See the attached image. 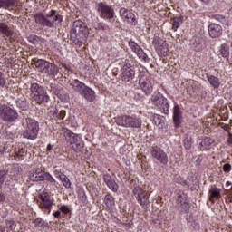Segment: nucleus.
<instances>
[{
    "label": "nucleus",
    "instance_id": "obj_1",
    "mask_svg": "<svg viewBox=\"0 0 232 232\" xmlns=\"http://www.w3.org/2000/svg\"><path fill=\"white\" fill-rule=\"evenodd\" d=\"M88 35H90V31L86 23L82 20H76L72 23L70 37L73 44L81 48L84 44V42L88 40Z\"/></svg>",
    "mask_w": 232,
    "mask_h": 232
},
{
    "label": "nucleus",
    "instance_id": "obj_2",
    "mask_svg": "<svg viewBox=\"0 0 232 232\" xmlns=\"http://www.w3.org/2000/svg\"><path fill=\"white\" fill-rule=\"evenodd\" d=\"M29 99L34 101L38 104H48L50 102V95L44 87L39 85L37 82L31 83L29 88Z\"/></svg>",
    "mask_w": 232,
    "mask_h": 232
},
{
    "label": "nucleus",
    "instance_id": "obj_3",
    "mask_svg": "<svg viewBox=\"0 0 232 232\" xmlns=\"http://www.w3.org/2000/svg\"><path fill=\"white\" fill-rule=\"evenodd\" d=\"M23 126L24 128L23 133L24 139H30L31 140L37 139V135L39 134V121L33 118H26Z\"/></svg>",
    "mask_w": 232,
    "mask_h": 232
},
{
    "label": "nucleus",
    "instance_id": "obj_4",
    "mask_svg": "<svg viewBox=\"0 0 232 232\" xmlns=\"http://www.w3.org/2000/svg\"><path fill=\"white\" fill-rule=\"evenodd\" d=\"M115 122L118 126H123V128H140L142 126V120L137 115L118 116Z\"/></svg>",
    "mask_w": 232,
    "mask_h": 232
},
{
    "label": "nucleus",
    "instance_id": "obj_5",
    "mask_svg": "<svg viewBox=\"0 0 232 232\" xmlns=\"http://www.w3.org/2000/svg\"><path fill=\"white\" fill-rule=\"evenodd\" d=\"M152 104L159 108L165 115L169 114V103H168V98L160 92H155L150 98Z\"/></svg>",
    "mask_w": 232,
    "mask_h": 232
},
{
    "label": "nucleus",
    "instance_id": "obj_6",
    "mask_svg": "<svg viewBox=\"0 0 232 232\" xmlns=\"http://www.w3.org/2000/svg\"><path fill=\"white\" fill-rule=\"evenodd\" d=\"M96 10L102 19L108 20L110 23L115 17V9L104 2H99L96 5Z\"/></svg>",
    "mask_w": 232,
    "mask_h": 232
},
{
    "label": "nucleus",
    "instance_id": "obj_7",
    "mask_svg": "<svg viewBox=\"0 0 232 232\" xmlns=\"http://www.w3.org/2000/svg\"><path fill=\"white\" fill-rule=\"evenodd\" d=\"M19 118V113L10 106L0 104V119L5 122H15Z\"/></svg>",
    "mask_w": 232,
    "mask_h": 232
},
{
    "label": "nucleus",
    "instance_id": "obj_8",
    "mask_svg": "<svg viewBox=\"0 0 232 232\" xmlns=\"http://www.w3.org/2000/svg\"><path fill=\"white\" fill-rule=\"evenodd\" d=\"M138 79L140 90H141L143 93H145V95H150V93H153V86H155V80L142 73H140L138 76Z\"/></svg>",
    "mask_w": 232,
    "mask_h": 232
},
{
    "label": "nucleus",
    "instance_id": "obj_9",
    "mask_svg": "<svg viewBox=\"0 0 232 232\" xmlns=\"http://www.w3.org/2000/svg\"><path fill=\"white\" fill-rule=\"evenodd\" d=\"M121 79L125 84L131 82L135 79V67L130 63V60H125L121 72Z\"/></svg>",
    "mask_w": 232,
    "mask_h": 232
},
{
    "label": "nucleus",
    "instance_id": "obj_10",
    "mask_svg": "<svg viewBox=\"0 0 232 232\" xmlns=\"http://www.w3.org/2000/svg\"><path fill=\"white\" fill-rule=\"evenodd\" d=\"M119 15L123 20V23H127L130 26H137L139 24V20H137L135 14L126 7L120 8Z\"/></svg>",
    "mask_w": 232,
    "mask_h": 232
},
{
    "label": "nucleus",
    "instance_id": "obj_11",
    "mask_svg": "<svg viewBox=\"0 0 232 232\" xmlns=\"http://www.w3.org/2000/svg\"><path fill=\"white\" fill-rule=\"evenodd\" d=\"M132 193L140 206H149L150 205V195L148 192L142 188L140 186H136L132 189Z\"/></svg>",
    "mask_w": 232,
    "mask_h": 232
},
{
    "label": "nucleus",
    "instance_id": "obj_12",
    "mask_svg": "<svg viewBox=\"0 0 232 232\" xmlns=\"http://www.w3.org/2000/svg\"><path fill=\"white\" fill-rule=\"evenodd\" d=\"M152 43L154 44V48L158 55L160 57H167L169 50H168V44L166 43V40L159 36H155Z\"/></svg>",
    "mask_w": 232,
    "mask_h": 232
},
{
    "label": "nucleus",
    "instance_id": "obj_13",
    "mask_svg": "<svg viewBox=\"0 0 232 232\" xmlns=\"http://www.w3.org/2000/svg\"><path fill=\"white\" fill-rule=\"evenodd\" d=\"M40 202L41 209H48L49 213L52 209V206H53V198L48 193V191H43L38 196Z\"/></svg>",
    "mask_w": 232,
    "mask_h": 232
},
{
    "label": "nucleus",
    "instance_id": "obj_14",
    "mask_svg": "<svg viewBox=\"0 0 232 232\" xmlns=\"http://www.w3.org/2000/svg\"><path fill=\"white\" fill-rule=\"evenodd\" d=\"M150 153L154 159H157L160 164H163V166H166L168 162L169 161L168 160V154L164 152L162 149L159 146H154L150 149Z\"/></svg>",
    "mask_w": 232,
    "mask_h": 232
},
{
    "label": "nucleus",
    "instance_id": "obj_15",
    "mask_svg": "<svg viewBox=\"0 0 232 232\" xmlns=\"http://www.w3.org/2000/svg\"><path fill=\"white\" fill-rule=\"evenodd\" d=\"M34 18L36 24H39L40 26H44L46 28H53V22L50 20V17H48V14L44 15V13L40 12V13H36L34 15Z\"/></svg>",
    "mask_w": 232,
    "mask_h": 232
},
{
    "label": "nucleus",
    "instance_id": "obj_16",
    "mask_svg": "<svg viewBox=\"0 0 232 232\" xmlns=\"http://www.w3.org/2000/svg\"><path fill=\"white\" fill-rule=\"evenodd\" d=\"M177 209L179 211V213H180L181 215H185L189 213V203H188V200L186 199L185 196H182L181 194H179L177 196Z\"/></svg>",
    "mask_w": 232,
    "mask_h": 232
},
{
    "label": "nucleus",
    "instance_id": "obj_17",
    "mask_svg": "<svg viewBox=\"0 0 232 232\" xmlns=\"http://www.w3.org/2000/svg\"><path fill=\"white\" fill-rule=\"evenodd\" d=\"M128 44H129L130 50H132V52L134 53H136V55H137V57H139V59H140L141 61H146L148 59V54H146V53H144V50L135 41L130 40L128 42Z\"/></svg>",
    "mask_w": 232,
    "mask_h": 232
},
{
    "label": "nucleus",
    "instance_id": "obj_18",
    "mask_svg": "<svg viewBox=\"0 0 232 232\" xmlns=\"http://www.w3.org/2000/svg\"><path fill=\"white\" fill-rule=\"evenodd\" d=\"M65 139L67 144H70L71 146H84V142L81 140V136L72 132V130H68L65 133Z\"/></svg>",
    "mask_w": 232,
    "mask_h": 232
},
{
    "label": "nucleus",
    "instance_id": "obj_19",
    "mask_svg": "<svg viewBox=\"0 0 232 232\" xmlns=\"http://www.w3.org/2000/svg\"><path fill=\"white\" fill-rule=\"evenodd\" d=\"M82 99L86 100L87 102H94L95 99H97V94L95 91L92 89V87L86 85L80 94Z\"/></svg>",
    "mask_w": 232,
    "mask_h": 232
},
{
    "label": "nucleus",
    "instance_id": "obj_20",
    "mask_svg": "<svg viewBox=\"0 0 232 232\" xmlns=\"http://www.w3.org/2000/svg\"><path fill=\"white\" fill-rule=\"evenodd\" d=\"M223 29L222 25L218 24H210L208 25V35L212 39H218V37H222Z\"/></svg>",
    "mask_w": 232,
    "mask_h": 232
},
{
    "label": "nucleus",
    "instance_id": "obj_21",
    "mask_svg": "<svg viewBox=\"0 0 232 232\" xmlns=\"http://www.w3.org/2000/svg\"><path fill=\"white\" fill-rule=\"evenodd\" d=\"M46 177V172L43 170V169H34L33 171L30 172L29 179L33 182H42L44 180Z\"/></svg>",
    "mask_w": 232,
    "mask_h": 232
},
{
    "label": "nucleus",
    "instance_id": "obj_22",
    "mask_svg": "<svg viewBox=\"0 0 232 232\" xmlns=\"http://www.w3.org/2000/svg\"><path fill=\"white\" fill-rule=\"evenodd\" d=\"M48 115L53 121H63L66 117V111L62 110L59 111L57 107H53L50 109Z\"/></svg>",
    "mask_w": 232,
    "mask_h": 232
},
{
    "label": "nucleus",
    "instance_id": "obj_23",
    "mask_svg": "<svg viewBox=\"0 0 232 232\" xmlns=\"http://www.w3.org/2000/svg\"><path fill=\"white\" fill-rule=\"evenodd\" d=\"M21 173H23V168L19 164H13L11 170L9 171V179L17 182L21 179Z\"/></svg>",
    "mask_w": 232,
    "mask_h": 232
},
{
    "label": "nucleus",
    "instance_id": "obj_24",
    "mask_svg": "<svg viewBox=\"0 0 232 232\" xmlns=\"http://www.w3.org/2000/svg\"><path fill=\"white\" fill-rule=\"evenodd\" d=\"M69 86H71L72 90L81 95L82 92L84 90L86 83L81 82L79 79H71L69 81Z\"/></svg>",
    "mask_w": 232,
    "mask_h": 232
},
{
    "label": "nucleus",
    "instance_id": "obj_25",
    "mask_svg": "<svg viewBox=\"0 0 232 232\" xmlns=\"http://www.w3.org/2000/svg\"><path fill=\"white\" fill-rule=\"evenodd\" d=\"M103 181L105 182L107 188L111 189L113 193H117L119 191V184L111 178L110 174L103 175Z\"/></svg>",
    "mask_w": 232,
    "mask_h": 232
},
{
    "label": "nucleus",
    "instance_id": "obj_26",
    "mask_svg": "<svg viewBox=\"0 0 232 232\" xmlns=\"http://www.w3.org/2000/svg\"><path fill=\"white\" fill-rule=\"evenodd\" d=\"M173 122L175 128H179L182 124V111L179 104L174 105L173 109Z\"/></svg>",
    "mask_w": 232,
    "mask_h": 232
},
{
    "label": "nucleus",
    "instance_id": "obj_27",
    "mask_svg": "<svg viewBox=\"0 0 232 232\" xmlns=\"http://www.w3.org/2000/svg\"><path fill=\"white\" fill-rule=\"evenodd\" d=\"M42 72L47 73V75H57L59 73V67L47 61Z\"/></svg>",
    "mask_w": 232,
    "mask_h": 232
},
{
    "label": "nucleus",
    "instance_id": "obj_28",
    "mask_svg": "<svg viewBox=\"0 0 232 232\" xmlns=\"http://www.w3.org/2000/svg\"><path fill=\"white\" fill-rule=\"evenodd\" d=\"M0 35H3V37H8L9 39H12V35H14V31L6 23L0 22Z\"/></svg>",
    "mask_w": 232,
    "mask_h": 232
},
{
    "label": "nucleus",
    "instance_id": "obj_29",
    "mask_svg": "<svg viewBox=\"0 0 232 232\" xmlns=\"http://www.w3.org/2000/svg\"><path fill=\"white\" fill-rule=\"evenodd\" d=\"M104 204L109 209H113L115 208V198L111 193H107L104 196Z\"/></svg>",
    "mask_w": 232,
    "mask_h": 232
},
{
    "label": "nucleus",
    "instance_id": "obj_30",
    "mask_svg": "<svg viewBox=\"0 0 232 232\" xmlns=\"http://www.w3.org/2000/svg\"><path fill=\"white\" fill-rule=\"evenodd\" d=\"M218 56L229 61V46L227 44H223L220 45Z\"/></svg>",
    "mask_w": 232,
    "mask_h": 232
},
{
    "label": "nucleus",
    "instance_id": "obj_31",
    "mask_svg": "<svg viewBox=\"0 0 232 232\" xmlns=\"http://www.w3.org/2000/svg\"><path fill=\"white\" fill-rule=\"evenodd\" d=\"M207 79L209 84L212 86V88H220V80L218 79V77H216L215 75L207 74Z\"/></svg>",
    "mask_w": 232,
    "mask_h": 232
},
{
    "label": "nucleus",
    "instance_id": "obj_32",
    "mask_svg": "<svg viewBox=\"0 0 232 232\" xmlns=\"http://www.w3.org/2000/svg\"><path fill=\"white\" fill-rule=\"evenodd\" d=\"M47 17H49V19H51V17H53V21H51V23H63V15L57 14L56 10L52 9L49 14H47Z\"/></svg>",
    "mask_w": 232,
    "mask_h": 232
},
{
    "label": "nucleus",
    "instance_id": "obj_33",
    "mask_svg": "<svg viewBox=\"0 0 232 232\" xmlns=\"http://www.w3.org/2000/svg\"><path fill=\"white\" fill-rule=\"evenodd\" d=\"M50 92L53 95H56V97H61V92H63V87L59 84L50 83Z\"/></svg>",
    "mask_w": 232,
    "mask_h": 232
},
{
    "label": "nucleus",
    "instance_id": "obj_34",
    "mask_svg": "<svg viewBox=\"0 0 232 232\" xmlns=\"http://www.w3.org/2000/svg\"><path fill=\"white\" fill-rule=\"evenodd\" d=\"M220 191H222L221 188H211L209 189V193H210V196H209V200L210 202H214L215 198H220Z\"/></svg>",
    "mask_w": 232,
    "mask_h": 232
},
{
    "label": "nucleus",
    "instance_id": "obj_35",
    "mask_svg": "<svg viewBox=\"0 0 232 232\" xmlns=\"http://www.w3.org/2000/svg\"><path fill=\"white\" fill-rule=\"evenodd\" d=\"M182 17H174L170 19L173 32H177V30L180 28V24H182Z\"/></svg>",
    "mask_w": 232,
    "mask_h": 232
},
{
    "label": "nucleus",
    "instance_id": "obj_36",
    "mask_svg": "<svg viewBox=\"0 0 232 232\" xmlns=\"http://www.w3.org/2000/svg\"><path fill=\"white\" fill-rule=\"evenodd\" d=\"M32 61H33L35 68L40 70V72H43L44 70V64H46V63H47L46 60L34 58Z\"/></svg>",
    "mask_w": 232,
    "mask_h": 232
},
{
    "label": "nucleus",
    "instance_id": "obj_37",
    "mask_svg": "<svg viewBox=\"0 0 232 232\" xmlns=\"http://www.w3.org/2000/svg\"><path fill=\"white\" fill-rule=\"evenodd\" d=\"M34 227H40L41 229H44V227H48V222H46L43 218H36L34 220Z\"/></svg>",
    "mask_w": 232,
    "mask_h": 232
},
{
    "label": "nucleus",
    "instance_id": "obj_38",
    "mask_svg": "<svg viewBox=\"0 0 232 232\" xmlns=\"http://www.w3.org/2000/svg\"><path fill=\"white\" fill-rule=\"evenodd\" d=\"M215 142V140L211 139V137H205L199 142V146H211Z\"/></svg>",
    "mask_w": 232,
    "mask_h": 232
},
{
    "label": "nucleus",
    "instance_id": "obj_39",
    "mask_svg": "<svg viewBox=\"0 0 232 232\" xmlns=\"http://www.w3.org/2000/svg\"><path fill=\"white\" fill-rule=\"evenodd\" d=\"M14 6V0H0V8H10Z\"/></svg>",
    "mask_w": 232,
    "mask_h": 232
},
{
    "label": "nucleus",
    "instance_id": "obj_40",
    "mask_svg": "<svg viewBox=\"0 0 232 232\" xmlns=\"http://www.w3.org/2000/svg\"><path fill=\"white\" fill-rule=\"evenodd\" d=\"M27 41H29L31 44H39V41H41V37L37 36V34H30L27 37Z\"/></svg>",
    "mask_w": 232,
    "mask_h": 232
},
{
    "label": "nucleus",
    "instance_id": "obj_41",
    "mask_svg": "<svg viewBox=\"0 0 232 232\" xmlns=\"http://www.w3.org/2000/svg\"><path fill=\"white\" fill-rule=\"evenodd\" d=\"M62 183L67 189H70V188H72V181H70V179L67 175H63Z\"/></svg>",
    "mask_w": 232,
    "mask_h": 232
},
{
    "label": "nucleus",
    "instance_id": "obj_42",
    "mask_svg": "<svg viewBox=\"0 0 232 232\" xmlns=\"http://www.w3.org/2000/svg\"><path fill=\"white\" fill-rule=\"evenodd\" d=\"M212 19H215L216 21L222 23V24H226L227 23L226 16H224L222 14H213Z\"/></svg>",
    "mask_w": 232,
    "mask_h": 232
},
{
    "label": "nucleus",
    "instance_id": "obj_43",
    "mask_svg": "<svg viewBox=\"0 0 232 232\" xmlns=\"http://www.w3.org/2000/svg\"><path fill=\"white\" fill-rule=\"evenodd\" d=\"M24 153H26V149L23 147H16L14 149V155H16V157H24Z\"/></svg>",
    "mask_w": 232,
    "mask_h": 232
},
{
    "label": "nucleus",
    "instance_id": "obj_44",
    "mask_svg": "<svg viewBox=\"0 0 232 232\" xmlns=\"http://www.w3.org/2000/svg\"><path fill=\"white\" fill-rule=\"evenodd\" d=\"M8 175V170H0V188L5 184V180L6 179V176Z\"/></svg>",
    "mask_w": 232,
    "mask_h": 232
},
{
    "label": "nucleus",
    "instance_id": "obj_45",
    "mask_svg": "<svg viewBox=\"0 0 232 232\" xmlns=\"http://www.w3.org/2000/svg\"><path fill=\"white\" fill-rule=\"evenodd\" d=\"M6 86V75L0 71V88Z\"/></svg>",
    "mask_w": 232,
    "mask_h": 232
},
{
    "label": "nucleus",
    "instance_id": "obj_46",
    "mask_svg": "<svg viewBox=\"0 0 232 232\" xmlns=\"http://www.w3.org/2000/svg\"><path fill=\"white\" fill-rule=\"evenodd\" d=\"M96 30H102V31H106L108 30L110 27L108 25H106V24L104 23H98L95 25Z\"/></svg>",
    "mask_w": 232,
    "mask_h": 232
},
{
    "label": "nucleus",
    "instance_id": "obj_47",
    "mask_svg": "<svg viewBox=\"0 0 232 232\" xmlns=\"http://www.w3.org/2000/svg\"><path fill=\"white\" fill-rule=\"evenodd\" d=\"M7 231H14L15 229V222L13 220L6 221Z\"/></svg>",
    "mask_w": 232,
    "mask_h": 232
},
{
    "label": "nucleus",
    "instance_id": "obj_48",
    "mask_svg": "<svg viewBox=\"0 0 232 232\" xmlns=\"http://www.w3.org/2000/svg\"><path fill=\"white\" fill-rule=\"evenodd\" d=\"M17 108H20V110H24L26 108V101L18 100L16 102Z\"/></svg>",
    "mask_w": 232,
    "mask_h": 232
},
{
    "label": "nucleus",
    "instance_id": "obj_49",
    "mask_svg": "<svg viewBox=\"0 0 232 232\" xmlns=\"http://www.w3.org/2000/svg\"><path fill=\"white\" fill-rule=\"evenodd\" d=\"M44 180H47V182H50L51 184H53L55 182V179L50 175V173L45 174V178Z\"/></svg>",
    "mask_w": 232,
    "mask_h": 232
},
{
    "label": "nucleus",
    "instance_id": "obj_50",
    "mask_svg": "<svg viewBox=\"0 0 232 232\" xmlns=\"http://www.w3.org/2000/svg\"><path fill=\"white\" fill-rule=\"evenodd\" d=\"M60 211H62V213H63L64 215H68V213H70V208H68V206L63 205L60 208Z\"/></svg>",
    "mask_w": 232,
    "mask_h": 232
},
{
    "label": "nucleus",
    "instance_id": "obj_51",
    "mask_svg": "<svg viewBox=\"0 0 232 232\" xmlns=\"http://www.w3.org/2000/svg\"><path fill=\"white\" fill-rule=\"evenodd\" d=\"M223 171H225V173H229V171H231V164L226 163L223 165Z\"/></svg>",
    "mask_w": 232,
    "mask_h": 232
},
{
    "label": "nucleus",
    "instance_id": "obj_52",
    "mask_svg": "<svg viewBox=\"0 0 232 232\" xmlns=\"http://www.w3.org/2000/svg\"><path fill=\"white\" fill-rule=\"evenodd\" d=\"M80 198H81V200H82V202H86V198H87V197H86V192L82 191V192L80 193Z\"/></svg>",
    "mask_w": 232,
    "mask_h": 232
},
{
    "label": "nucleus",
    "instance_id": "obj_53",
    "mask_svg": "<svg viewBox=\"0 0 232 232\" xmlns=\"http://www.w3.org/2000/svg\"><path fill=\"white\" fill-rule=\"evenodd\" d=\"M220 127L225 130V131H229V125L226 123H220Z\"/></svg>",
    "mask_w": 232,
    "mask_h": 232
},
{
    "label": "nucleus",
    "instance_id": "obj_54",
    "mask_svg": "<svg viewBox=\"0 0 232 232\" xmlns=\"http://www.w3.org/2000/svg\"><path fill=\"white\" fill-rule=\"evenodd\" d=\"M6 200V197L3 192L0 191V202H5Z\"/></svg>",
    "mask_w": 232,
    "mask_h": 232
},
{
    "label": "nucleus",
    "instance_id": "obj_55",
    "mask_svg": "<svg viewBox=\"0 0 232 232\" xmlns=\"http://www.w3.org/2000/svg\"><path fill=\"white\" fill-rule=\"evenodd\" d=\"M62 68H64L67 72H70V66L66 65V63H60Z\"/></svg>",
    "mask_w": 232,
    "mask_h": 232
},
{
    "label": "nucleus",
    "instance_id": "obj_56",
    "mask_svg": "<svg viewBox=\"0 0 232 232\" xmlns=\"http://www.w3.org/2000/svg\"><path fill=\"white\" fill-rule=\"evenodd\" d=\"M63 174V172H61V170L59 169H54L53 170V175L54 177H59V175Z\"/></svg>",
    "mask_w": 232,
    "mask_h": 232
},
{
    "label": "nucleus",
    "instance_id": "obj_57",
    "mask_svg": "<svg viewBox=\"0 0 232 232\" xmlns=\"http://www.w3.org/2000/svg\"><path fill=\"white\" fill-rule=\"evenodd\" d=\"M201 163H202V158H201V157H198V158L196 160V164H197V166H200Z\"/></svg>",
    "mask_w": 232,
    "mask_h": 232
},
{
    "label": "nucleus",
    "instance_id": "obj_58",
    "mask_svg": "<svg viewBox=\"0 0 232 232\" xmlns=\"http://www.w3.org/2000/svg\"><path fill=\"white\" fill-rule=\"evenodd\" d=\"M53 215L55 217V218H59V217H61V211H56Z\"/></svg>",
    "mask_w": 232,
    "mask_h": 232
},
{
    "label": "nucleus",
    "instance_id": "obj_59",
    "mask_svg": "<svg viewBox=\"0 0 232 232\" xmlns=\"http://www.w3.org/2000/svg\"><path fill=\"white\" fill-rule=\"evenodd\" d=\"M227 142L228 144H232V134H228Z\"/></svg>",
    "mask_w": 232,
    "mask_h": 232
},
{
    "label": "nucleus",
    "instance_id": "obj_60",
    "mask_svg": "<svg viewBox=\"0 0 232 232\" xmlns=\"http://www.w3.org/2000/svg\"><path fill=\"white\" fill-rule=\"evenodd\" d=\"M73 151H75L76 153H79V151H81V150H79V146L76 147H72Z\"/></svg>",
    "mask_w": 232,
    "mask_h": 232
},
{
    "label": "nucleus",
    "instance_id": "obj_61",
    "mask_svg": "<svg viewBox=\"0 0 232 232\" xmlns=\"http://www.w3.org/2000/svg\"><path fill=\"white\" fill-rule=\"evenodd\" d=\"M63 175H65V174H61L59 176H56V179H59L61 180V182H63Z\"/></svg>",
    "mask_w": 232,
    "mask_h": 232
},
{
    "label": "nucleus",
    "instance_id": "obj_62",
    "mask_svg": "<svg viewBox=\"0 0 232 232\" xmlns=\"http://www.w3.org/2000/svg\"><path fill=\"white\" fill-rule=\"evenodd\" d=\"M5 227L3 225H0V232H5Z\"/></svg>",
    "mask_w": 232,
    "mask_h": 232
},
{
    "label": "nucleus",
    "instance_id": "obj_63",
    "mask_svg": "<svg viewBox=\"0 0 232 232\" xmlns=\"http://www.w3.org/2000/svg\"><path fill=\"white\" fill-rule=\"evenodd\" d=\"M201 3H204L205 5H208V3H209V0H200Z\"/></svg>",
    "mask_w": 232,
    "mask_h": 232
},
{
    "label": "nucleus",
    "instance_id": "obj_64",
    "mask_svg": "<svg viewBox=\"0 0 232 232\" xmlns=\"http://www.w3.org/2000/svg\"><path fill=\"white\" fill-rule=\"evenodd\" d=\"M52 148H53L52 146H47V150L48 151L52 150Z\"/></svg>",
    "mask_w": 232,
    "mask_h": 232
}]
</instances>
